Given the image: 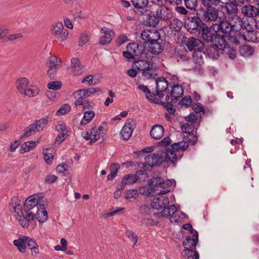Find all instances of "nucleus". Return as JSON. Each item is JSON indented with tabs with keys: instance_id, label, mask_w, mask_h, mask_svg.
<instances>
[{
	"instance_id": "f257e3e1",
	"label": "nucleus",
	"mask_w": 259,
	"mask_h": 259,
	"mask_svg": "<svg viewBox=\"0 0 259 259\" xmlns=\"http://www.w3.org/2000/svg\"><path fill=\"white\" fill-rule=\"evenodd\" d=\"M232 26L227 21L221 20L219 23L212 24L205 30L206 33L202 36V39L207 43L209 42H215L220 43L221 47L225 46V38H227L232 30Z\"/></svg>"
},
{
	"instance_id": "f03ea898",
	"label": "nucleus",
	"mask_w": 259,
	"mask_h": 259,
	"mask_svg": "<svg viewBox=\"0 0 259 259\" xmlns=\"http://www.w3.org/2000/svg\"><path fill=\"white\" fill-rule=\"evenodd\" d=\"M189 147V144L182 141L174 143L171 145V148H166L164 150L158 151L157 153H154L156 156L157 162L155 164L161 165L163 162L169 161L173 166H176L178 160L181 159L183 153L181 151H185Z\"/></svg>"
},
{
	"instance_id": "7ed1b4c3",
	"label": "nucleus",
	"mask_w": 259,
	"mask_h": 259,
	"mask_svg": "<svg viewBox=\"0 0 259 259\" xmlns=\"http://www.w3.org/2000/svg\"><path fill=\"white\" fill-rule=\"evenodd\" d=\"M204 9H199L196 12V16H187L184 22V26L190 33L195 34V35L201 38L206 33L205 30H208L209 28L207 24L201 21Z\"/></svg>"
},
{
	"instance_id": "20e7f679",
	"label": "nucleus",
	"mask_w": 259,
	"mask_h": 259,
	"mask_svg": "<svg viewBox=\"0 0 259 259\" xmlns=\"http://www.w3.org/2000/svg\"><path fill=\"white\" fill-rule=\"evenodd\" d=\"M156 158L157 157L155 154L152 153L145 156V163H138V166L139 167L142 165L141 168L142 169L138 170L135 175L136 178H138V181H140L142 179L145 180L148 177L146 171H150L153 168L160 166L155 164V162H157V159H158V158Z\"/></svg>"
},
{
	"instance_id": "39448f33",
	"label": "nucleus",
	"mask_w": 259,
	"mask_h": 259,
	"mask_svg": "<svg viewBox=\"0 0 259 259\" xmlns=\"http://www.w3.org/2000/svg\"><path fill=\"white\" fill-rule=\"evenodd\" d=\"M153 63L145 60H135L132 64V67L139 71H142L143 76L146 77L149 76V78H155V76L157 74L155 73L153 75Z\"/></svg>"
},
{
	"instance_id": "423d86ee",
	"label": "nucleus",
	"mask_w": 259,
	"mask_h": 259,
	"mask_svg": "<svg viewBox=\"0 0 259 259\" xmlns=\"http://www.w3.org/2000/svg\"><path fill=\"white\" fill-rule=\"evenodd\" d=\"M212 45H208L205 49V53L206 56L210 59L213 60H217L220 56V53L223 54L224 50L225 49V46L224 47H221L220 43L215 42H210Z\"/></svg>"
},
{
	"instance_id": "0eeeda50",
	"label": "nucleus",
	"mask_w": 259,
	"mask_h": 259,
	"mask_svg": "<svg viewBox=\"0 0 259 259\" xmlns=\"http://www.w3.org/2000/svg\"><path fill=\"white\" fill-rule=\"evenodd\" d=\"M141 36L146 45L154 40H160L161 38L160 33L156 30H145L141 33Z\"/></svg>"
},
{
	"instance_id": "6e6552de",
	"label": "nucleus",
	"mask_w": 259,
	"mask_h": 259,
	"mask_svg": "<svg viewBox=\"0 0 259 259\" xmlns=\"http://www.w3.org/2000/svg\"><path fill=\"white\" fill-rule=\"evenodd\" d=\"M51 30L53 34L59 36V39L60 42L64 41L68 35V30L64 29L62 22H58L55 25H53Z\"/></svg>"
},
{
	"instance_id": "1a4fd4ad",
	"label": "nucleus",
	"mask_w": 259,
	"mask_h": 259,
	"mask_svg": "<svg viewBox=\"0 0 259 259\" xmlns=\"http://www.w3.org/2000/svg\"><path fill=\"white\" fill-rule=\"evenodd\" d=\"M131 3L134 7V12L139 15H143L148 12L145 8L149 5V0H131Z\"/></svg>"
},
{
	"instance_id": "9d476101",
	"label": "nucleus",
	"mask_w": 259,
	"mask_h": 259,
	"mask_svg": "<svg viewBox=\"0 0 259 259\" xmlns=\"http://www.w3.org/2000/svg\"><path fill=\"white\" fill-rule=\"evenodd\" d=\"M194 128V123H185L181 126V129L183 133H186L188 135V136L191 137L190 138L188 137L187 141L191 143L192 145L196 144L197 141V137L193 134Z\"/></svg>"
},
{
	"instance_id": "9b49d317",
	"label": "nucleus",
	"mask_w": 259,
	"mask_h": 259,
	"mask_svg": "<svg viewBox=\"0 0 259 259\" xmlns=\"http://www.w3.org/2000/svg\"><path fill=\"white\" fill-rule=\"evenodd\" d=\"M162 40H156L146 45V49L151 54L158 55L164 50V47L162 45Z\"/></svg>"
},
{
	"instance_id": "f8f14e48",
	"label": "nucleus",
	"mask_w": 259,
	"mask_h": 259,
	"mask_svg": "<svg viewBox=\"0 0 259 259\" xmlns=\"http://www.w3.org/2000/svg\"><path fill=\"white\" fill-rule=\"evenodd\" d=\"M156 15L159 17L160 20L167 21L173 17V13L168 7L161 5L156 12Z\"/></svg>"
},
{
	"instance_id": "ddd939ff",
	"label": "nucleus",
	"mask_w": 259,
	"mask_h": 259,
	"mask_svg": "<svg viewBox=\"0 0 259 259\" xmlns=\"http://www.w3.org/2000/svg\"><path fill=\"white\" fill-rule=\"evenodd\" d=\"M139 191L140 194L146 196L149 195L152 192L154 193L155 195H163L170 192V190H160L158 191V189L155 190V188L150 187L148 185L140 187L139 188Z\"/></svg>"
},
{
	"instance_id": "4468645a",
	"label": "nucleus",
	"mask_w": 259,
	"mask_h": 259,
	"mask_svg": "<svg viewBox=\"0 0 259 259\" xmlns=\"http://www.w3.org/2000/svg\"><path fill=\"white\" fill-rule=\"evenodd\" d=\"M101 32L103 33L99 41V44L102 45H105L110 43L112 40V36L114 35V31L112 29H108L106 27L101 28Z\"/></svg>"
},
{
	"instance_id": "2eb2a0df",
	"label": "nucleus",
	"mask_w": 259,
	"mask_h": 259,
	"mask_svg": "<svg viewBox=\"0 0 259 259\" xmlns=\"http://www.w3.org/2000/svg\"><path fill=\"white\" fill-rule=\"evenodd\" d=\"M186 45L190 51H196L198 49L204 48V45L201 40L195 37L188 38Z\"/></svg>"
},
{
	"instance_id": "dca6fc26",
	"label": "nucleus",
	"mask_w": 259,
	"mask_h": 259,
	"mask_svg": "<svg viewBox=\"0 0 259 259\" xmlns=\"http://www.w3.org/2000/svg\"><path fill=\"white\" fill-rule=\"evenodd\" d=\"M35 195L29 196L25 200L24 204V210L25 212L30 211L31 209L37 210L38 199L35 198Z\"/></svg>"
},
{
	"instance_id": "f3484780",
	"label": "nucleus",
	"mask_w": 259,
	"mask_h": 259,
	"mask_svg": "<svg viewBox=\"0 0 259 259\" xmlns=\"http://www.w3.org/2000/svg\"><path fill=\"white\" fill-rule=\"evenodd\" d=\"M172 90L170 91V95L171 97V102L176 103L178 98L183 95L184 90L182 85L174 84L171 86Z\"/></svg>"
},
{
	"instance_id": "a211bd4d",
	"label": "nucleus",
	"mask_w": 259,
	"mask_h": 259,
	"mask_svg": "<svg viewBox=\"0 0 259 259\" xmlns=\"http://www.w3.org/2000/svg\"><path fill=\"white\" fill-rule=\"evenodd\" d=\"M182 254L185 257V259H199V255L198 252L196 250V247L189 246L184 247Z\"/></svg>"
},
{
	"instance_id": "6ab92c4d",
	"label": "nucleus",
	"mask_w": 259,
	"mask_h": 259,
	"mask_svg": "<svg viewBox=\"0 0 259 259\" xmlns=\"http://www.w3.org/2000/svg\"><path fill=\"white\" fill-rule=\"evenodd\" d=\"M242 13L245 17H256L259 13L258 9L254 6L251 5H245L241 9Z\"/></svg>"
},
{
	"instance_id": "aec40b11",
	"label": "nucleus",
	"mask_w": 259,
	"mask_h": 259,
	"mask_svg": "<svg viewBox=\"0 0 259 259\" xmlns=\"http://www.w3.org/2000/svg\"><path fill=\"white\" fill-rule=\"evenodd\" d=\"M71 67L73 70V73L75 75H79L85 70L84 66L81 65L79 59L74 58L71 59Z\"/></svg>"
},
{
	"instance_id": "412c9836",
	"label": "nucleus",
	"mask_w": 259,
	"mask_h": 259,
	"mask_svg": "<svg viewBox=\"0 0 259 259\" xmlns=\"http://www.w3.org/2000/svg\"><path fill=\"white\" fill-rule=\"evenodd\" d=\"M164 130L163 127L160 124L154 125L150 133L151 137L155 139H160L163 136Z\"/></svg>"
},
{
	"instance_id": "4be33fe9",
	"label": "nucleus",
	"mask_w": 259,
	"mask_h": 259,
	"mask_svg": "<svg viewBox=\"0 0 259 259\" xmlns=\"http://www.w3.org/2000/svg\"><path fill=\"white\" fill-rule=\"evenodd\" d=\"M156 84V90H161L165 93L168 92V87L169 85L168 81L163 77H158L155 79Z\"/></svg>"
},
{
	"instance_id": "5701e85b",
	"label": "nucleus",
	"mask_w": 259,
	"mask_h": 259,
	"mask_svg": "<svg viewBox=\"0 0 259 259\" xmlns=\"http://www.w3.org/2000/svg\"><path fill=\"white\" fill-rule=\"evenodd\" d=\"M203 49H204L199 48L193 52L192 58L196 64L198 65L203 64V56L206 55L205 51H202Z\"/></svg>"
},
{
	"instance_id": "b1692460",
	"label": "nucleus",
	"mask_w": 259,
	"mask_h": 259,
	"mask_svg": "<svg viewBox=\"0 0 259 259\" xmlns=\"http://www.w3.org/2000/svg\"><path fill=\"white\" fill-rule=\"evenodd\" d=\"M149 13H146L147 14V21L148 25L151 27H155L158 24L160 19L159 17L155 15L154 12L148 11Z\"/></svg>"
},
{
	"instance_id": "393cba45",
	"label": "nucleus",
	"mask_w": 259,
	"mask_h": 259,
	"mask_svg": "<svg viewBox=\"0 0 259 259\" xmlns=\"http://www.w3.org/2000/svg\"><path fill=\"white\" fill-rule=\"evenodd\" d=\"M28 237L23 236L22 238L14 240L13 243L14 245L17 247L18 249L21 252H25L26 248V243Z\"/></svg>"
},
{
	"instance_id": "a878e982",
	"label": "nucleus",
	"mask_w": 259,
	"mask_h": 259,
	"mask_svg": "<svg viewBox=\"0 0 259 259\" xmlns=\"http://www.w3.org/2000/svg\"><path fill=\"white\" fill-rule=\"evenodd\" d=\"M224 44L225 45V49H230V48H236V47L239 45L240 42L238 39L237 38V36H230L227 38H225V42Z\"/></svg>"
},
{
	"instance_id": "bb28decb",
	"label": "nucleus",
	"mask_w": 259,
	"mask_h": 259,
	"mask_svg": "<svg viewBox=\"0 0 259 259\" xmlns=\"http://www.w3.org/2000/svg\"><path fill=\"white\" fill-rule=\"evenodd\" d=\"M100 88H91L87 89H80L76 92L78 93V95H81L85 99H87L88 97H89L91 95L93 94L96 92L100 91Z\"/></svg>"
},
{
	"instance_id": "cd10ccee",
	"label": "nucleus",
	"mask_w": 259,
	"mask_h": 259,
	"mask_svg": "<svg viewBox=\"0 0 259 259\" xmlns=\"http://www.w3.org/2000/svg\"><path fill=\"white\" fill-rule=\"evenodd\" d=\"M24 131L25 133L23 135H21L20 139H22L24 137H29L35 134L36 132H39V130L37 128V125L33 123L29 125L28 126L25 127Z\"/></svg>"
},
{
	"instance_id": "c85d7f7f",
	"label": "nucleus",
	"mask_w": 259,
	"mask_h": 259,
	"mask_svg": "<svg viewBox=\"0 0 259 259\" xmlns=\"http://www.w3.org/2000/svg\"><path fill=\"white\" fill-rule=\"evenodd\" d=\"M26 245L31 250V254L33 256H36L38 253V246L35 241L28 237L26 240Z\"/></svg>"
},
{
	"instance_id": "c756f323",
	"label": "nucleus",
	"mask_w": 259,
	"mask_h": 259,
	"mask_svg": "<svg viewBox=\"0 0 259 259\" xmlns=\"http://www.w3.org/2000/svg\"><path fill=\"white\" fill-rule=\"evenodd\" d=\"M213 5L211 2H206L205 5H204V7H207V14L209 16V21H215L218 19L215 8L212 7L210 5Z\"/></svg>"
},
{
	"instance_id": "7c9ffc66",
	"label": "nucleus",
	"mask_w": 259,
	"mask_h": 259,
	"mask_svg": "<svg viewBox=\"0 0 259 259\" xmlns=\"http://www.w3.org/2000/svg\"><path fill=\"white\" fill-rule=\"evenodd\" d=\"M154 100H155V104L162 105L170 114L172 115L175 114L176 109L174 108V105L172 104L161 101L156 97L155 98Z\"/></svg>"
},
{
	"instance_id": "2f4dec72",
	"label": "nucleus",
	"mask_w": 259,
	"mask_h": 259,
	"mask_svg": "<svg viewBox=\"0 0 259 259\" xmlns=\"http://www.w3.org/2000/svg\"><path fill=\"white\" fill-rule=\"evenodd\" d=\"M254 50L249 45H242L240 47L239 53L242 56L248 57L251 56Z\"/></svg>"
},
{
	"instance_id": "473e14b6",
	"label": "nucleus",
	"mask_w": 259,
	"mask_h": 259,
	"mask_svg": "<svg viewBox=\"0 0 259 259\" xmlns=\"http://www.w3.org/2000/svg\"><path fill=\"white\" fill-rule=\"evenodd\" d=\"M95 113L93 111H87L84 112L83 117L80 122V124L84 125L89 123L94 118Z\"/></svg>"
},
{
	"instance_id": "72a5a7b5",
	"label": "nucleus",
	"mask_w": 259,
	"mask_h": 259,
	"mask_svg": "<svg viewBox=\"0 0 259 259\" xmlns=\"http://www.w3.org/2000/svg\"><path fill=\"white\" fill-rule=\"evenodd\" d=\"M215 13L218 18L220 19H226V15L228 13V9L226 6H219L217 9H215Z\"/></svg>"
},
{
	"instance_id": "f704fd0d",
	"label": "nucleus",
	"mask_w": 259,
	"mask_h": 259,
	"mask_svg": "<svg viewBox=\"0 0 259 259\" xmlns=\"http://www.w3.org/2000/svg\"><path fill=\"white\" fill-rule=\"evenodd\" d=\"M20 203V200L17 196L13 197L11 200V203L9 204L10 209H13V212L17 213L18 217H21L19 212L17 211V206L19 207Z\"/></svg>"
},
{
	"instance_id": "c9c22d12",
	"label": "nucleus",
	"mask_w": 259,
	"mask_h": 259,
	"mask_svg": "<svg viewBox=\"0 0 259 259\" xmlns=\"http://www.w3.org/2000/svg\"><path fill=\"white\" fill-rule=\"evenodd\" d=\"M17 83V89L18 91L21 94H23V93L25 92L26 89L28 87L29 81L26 78L23 77L18 80Z\"/></svg>"
},
{
	"instance_id": "e433bc0d",
	"label": "nucleus",
	"mask_w": 259,
	"mask_h": 259,
	"mask_svg": "<svg viewBox=\"0 0 259 259\" xmlns=\"http://www.w3.org/2000/svg\"><path fill=\"white\" fill-rule=\"evenodd\" d=\"M134 130V129L127 127V125H124L120 132V134L121 135L123 140L125 141L128 140L132 136Z\"/></svg>"
},
{
	"instance_id": "4c0bfd02",
	"label": "nucleus",
	"mask_w": 259,
	"mask_h": 259,
	"mask_svg": "<svg viewBox=\"0 0 259 259\" xmlns=\"http://www.w3.org/2000/svg\"><path fill=\"white\" fill-rule=\"evenodd\" d=\"M163 179L160 177H153L148 181V185L152 187L156 188H159Z\"/></svg>"
},
{
	"instance_id": "58836bf2",
	"label": "nucleus",
	"mask_w": 259,
	"mask_h": 259,
	"mask_svg": "<svg viewBox=\"0 0 259 259\" xmlns=\"http://www.w3.org/2000/svg\"><path fill=\"white\" fill-rule=\"evenodd\" d=\"M138 88L144 93H146V98L150 102L155 103V98L153 99L152 98V93H151L150 90L148 88L147 86L144 84H140L138 86Z\"/></svg>"
},
{
	"instance_id": "ea45409f",
	"label": "nucleus",
	"mask_w": 259,
	"mask_h": 259,
	"mask_svg": "<svg viewBox=\"0 0 259 259\" xmlns=\"http://www.w3.org/2000/svg\"><path fill=\"white\" fill-rule=\"evenodd\" d=\"M138 181V178H136L133 174H128L125 175L122 178L123 183H126V185H132Z\"/></svg>"
},
{
	"instance_id": "a19ab883",
	"label": "nucleus",
	"mask_w": 259,
	"mask_h": 259,
	"mask_svg": "<svg viewBox=\"0 0 259 259\" xmlns=\"http://www.w3.org/2000/svg\"><path fill=\"white\" fill-rule=\"evenodd\" d=\"M35 216L38 222L40 223L45 222L48 219V212L47 210H42V211L39 212V210H37Z\"/></svg>"
},
{
	"instance_id": "79ce46f5",
	"label": "nucleus",
	"mask_w": 259,
	"mask_h": 259,
	"mask_svg": "<svg viewBox=\"0 0 259 259\" xmlns=\"http://www.w3.org/2000/svg\"><path fill=\"white\" fill-rule=\"evenodd\" d=\"M138 47H135L134 55L135 56H141L145 54V49L146 48V45L145 44H138L137 43Z\"/></svg>"
},
{
	"instance_id": "37998d69",
	"label": "nucleus",
	"mask_w": 259,
	"mask_h": 259,
	"mask_svg": "<svg viewBox=\"0 0 259 259\" xmlns=\"http://www.w3.org/2000/svg\"><path fill=\"white\" fill-rule=\"evenodd\" d=\"M56 130L58 132L61 133H69L70 131L68 130L67 125L65 123L62 121H59L57 122L56 125Z\"/></svg>"
},
{
	"instance_id": "c03bdc74",
	"label": "nucleus",
	"mask_w": 259,
	"mask_h": 259,
	"mask_svg": "<svg viewBox=\"0 0 259 259\" xmlns=\"http://www.w3.org/2000/svg\"><path fill=\"white\" fill-rule=\"evenodd\" d=\"M192 104V100L190 96H186L183 97L179 102V104L182 106L189 107Z\"/></svg>"
},
{
	"instance_id": "a18cd8bd",
	"label": "nucleus",
	"mask_w": 259,
	"mask_h": 259,
	"mask_svg": "<svg viewBox=\"0 0 259 259\" xmlns=\"http://www.w3.org/2000/svg\"><path fill=\"white\" fill-rule=\"evenodd\" d=\"M62 85V84L61 81H54L49 82L48 84V88L50 90L57 91L61 88Z\"/></svg>"
},
{
	"instance_id": "49530a36",
	"label": "nucleus",
	"mask_w": 259,
	"mask_h": 259,
	"mask_svg": "<svg viewBox=\"0 0 259 259\" xmlns=\"http://www.w3.org/2000/svg\"><path fill=\"white\" fill-rule=\"evenodd\" d=\"M71 110V106L68 104H63L57 112V115H63L69 112Z\"/></svg>"
},
{
	"instance_id": "de8ad7c7",
	"label": "nucleus",
	"mask_w": 259,
	"mask_h": 259,
	"mask_svg": "<svg viewBox=\"0 0 259 259\" xmlns=\"http://www.w3.org/2000/svg\"><path fill=\"white\" fill-rule=\"evenodd\" d=\"M161 201L160 197L154 198L151 203L152 207L157 210L161 209L163 206L160 203V202H162Z\"/></svg>"
},
{
	"instance_id": "09e8293b",
	"label": "nucleus",
	"mask_w": 259,
	"mask_h": 259,
	"mask_svg": "<svg viewBox=\"0 0 259 259\" xmlns=\"http://www.w3.org/2000/svg\"><path fill=\"white\" fill-rule=\"evenodd\" d=\"M188 231L190 234H193V236L194 237L192 239V247L195 248L198 242V233L196 230L193 229V227H192V229H190Z\"/></svg>"
},
{
	"instance_id": "8fccbe9b",
	"label": "nucleus",
	"mask_w": 259,
	"mask_h": 259,
	"mask_svg": "<svg viewBox=\"0 0 259 259\" xmlns=\"http://www.w3.org/2000/svg\"><path fill=\"white\" fill-rule=\"evenodd\" d=\"M48 123V118H42L39 120H36L35 121V124L37 125V128L40 131L42 130Z\"/></svg>"
},
{
	"instance_id": "3c124183",
	"label": "nucleus",
	"mask_w": 259,
	"mask_h": 259,
	"mask_svg": "<svg viewBox=\"0 0 259 259\" xmlns=\"http://www.w3.org/2000/svg\"><path fill=\"white\" fill-rule=\"evenodd\" d=\"M184 2L187 9L196 10L195 8L197 6V0H184Z\"/></svg>"
},
{
	"instance_id": "603ef678",
	"label": "nucleus",
	"mask_w": 259,
	"mask_h": 259,
	"mask_svg": "<svg viewBox=\"0 0 259 259\" xmlns=\"http://www.w3.org/2000/svg\"><path fill=\"white\" fill-rule=\"evenodd\" d=\"M54 66H55L54 65L53 66H49V69L47 71V74L51 79H55V77L58 68V67Z\"/></svg>"
},
{
	"instance_id": "864d4df0",
	"label": "nucleus",
	"mask_w": 259,
	"mask_h": 259,
	"mask_svg": "<svg viewBox=\"0 0 259 259\" xmlns=\"http://www.w3.org/2000/svg\"><path fill=\"white\" fill-rule=\"evenodd\" d=\"M68 137V133H61L59 134L55 140V144L59 145Z\"/></svg>"
},
{
	"instance_id": "5fc2aeb1",
	"label": "nucleus",
	"mask_w": 259,
	"mask_h": 259,
	"mask_svg": "<svg viewBox=\"0 0 259 259\" xmlns=\"http://www.w3.org/2000/svg\"><path fill=\"white\" fill-rule=\"evenodd\" d=\"M126 234L127 235L128 238L134 241V245L133 246H134L136 243L138 242V236L136 234L131 230H128L126 232Z\"/></svg>"
},
{
	"instance_id": "6e6d98bb",
	"label": "nucleus",
	"mask_w": 259,
	"mask_h": 259,
	"mask_svg": "<svg viewBox=\"0 0 259 259\" xmlns=\"http://www.w3.org/2000/svg\"><path fill=\"white\" fill-rule=\"evenodd\" d=\"M138 195V192L137 189H130L127 191L125 198L126 199H129L132 198H136Z\"/></svg>"
},
{
	"instance_id": "4d7b16f0",
	"label": "nucleus",
	"mask_w": 259,
	"mask_h": 259,
	"mask_svg": "<svg viewBox=\"0 0 259 259\" xmlns=\"http://www.w3.org/2000/svg\"><path fill=\"white\" fill-rule=\"evenodd\" d=\"M171 142V140L169 137H166L162 139L161 141L159 142L157 144V146H161L164 147L165 148H167V146L169 145Z\"/></svg>"
},
{
	"instance_id": "13d9d810",
	"label": "nucleus",
	"mask_w": 259,
	"mask_h": 259,
	"mask_svg": "<svg viewBox=\"0 0 259 259\" xmlns=\"http://www.w3.org/2000/svg\"><path fill=\"white\" fill-rule=\"evenodd\" d=\"M192 109L196 113H199L200 112H203V113H205V110L203 106L199 103H194V104L193 105Z\"/></svg>"
},
{
	"instance_id": "bf43d9fd",
	"label": "nucleus",
	"mask_w": 259,
	"mask_h": 259,
	"mask_svg": "<svg viewBox=\"0 0 259 259\" xmlns=\"http://www.w3.org/2000/svg\"><path fill=\"white\" fill-rule=\"evenodd\" d=\"M185 120L188 122L195 123L197 120V116L193 113H191L189 115L185 117Z\"/></svg>"
},
{
	"instance_id": "052dcab7",
	"label": "nucleus",
	"mask_w": 259,
	"mask_h": 259,
	"mask_svg": "<svg viewBox=\"0 0 259 259\" xmlns=\"http://www.w3.org/2000/svg\"><path fill=\"white\" fill-rule=\"evenodd\" d=\"M89 40V36L86 34H81L80 35L79 40L78 41V46H83Z\"/></svg>"
},
{
	"instance_id": "680f3d73",
	"label": "nucleus",
	"mask_w": 259,
	"mask_h": 259,
	"mask_svg": "<svg viewBox=\"0 0 259 259\" xmlns=\"http://www.w3.org/2000/svg\"><path fill=\"white\" fill-rule=\"evenodd\" d=\"M163 207V210L160 212L157 213V216L161 217H168L170 216V213L171 210L169 209V208H168L167 206Z\"/></svg>"
},
{
	"instance_id": "e2e57ef3",
	"label": "nucleus",
	"mask_w": 259,
	"mask_h": 259,
	"mask_svg": "<svg viewBox=\"0 0 259 259\" xmlns=\"http://www.w3.org/2000/svg\"><path fill=\"white\" fill-rule=\"evenodd\" d=\"M127 41H128V39L127 36L124 34L120 35L116 40L118 47Z\"/></svg>"
},
{
	"instance_id": "0e129e2a",
	"label": "nucleus",
	"mask_w": 259,
	"mask_h": 259,
	"mask_svg": "<svg viewBox=\"0 0 259 259\" xmlns=\"http://www.w3.org/2000/svg\"><path fill=\"white\" fill-rule=\"evenodd\" d=\"M58 179V177L54 175H49L47 176L45 179V182L48 184H52L55 182Z\"/></svg>"
},
{
	"instance_id": "69168bd1",
	"label": "nucleus",
	"mask_w": 259,
	"mask_h": 259,
	"mask_svg": "<svg viewBox=\"0 0 259 259\" xmlns=\"http://www.w3.org/2000/svg\"><path fill=\"white\" fill-rule=\"evenodd\" d=\"M120 165L117 163H113L111 164L110 166V169L111 170V172L116 176L117 175L118 171Z\"/></svg>"
},
{
	"instance_id": "338daca9",
	"label": "nucleus",
	"mask_w": 259,
	"mask_h": 259,
	"mask_svg": "<svg viewBox=\"0 0 259 259\" xmlns=\"http://www.w3.org/2000/svg\"><path fill=\"white\" fill-rule=\"evenodd\" d=\"M122 54L123 57L126 58L128 62H132L133 59H135L134 54L128 51H123Z\"/></svg>"
},
{
	"instance_id": "774afa93",
	"label": "nucleus",
	"mask_w": 259,
	"mask_h": 259,
	"mask_svg": "<svg viewBox=\"0 0 259 259\" xmlns=\"http://www.w3.org/2000/svg\"><path fill=\"white\" fill-rule=\"evenodd\" d=\"M150 207L149 206L145 204L142 205L140 207V211L141 213L144 214H149L150 211Z\"/></svg>"
}]
</instances>
